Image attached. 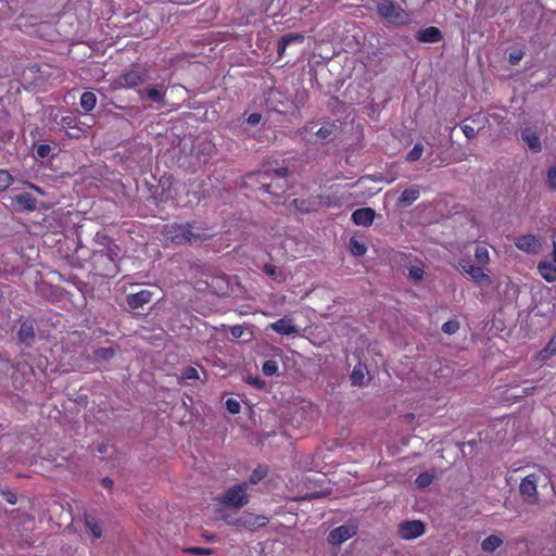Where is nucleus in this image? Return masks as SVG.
Returning a JSON list of instances; mask_svg holds the SVG:
<instances>
[{"label":"nucleus","instance_id":"13","mask_svg":"<svg viewBox=\"0 0 556 556\" xmlns=\"http://www.w3.org/2000/svg\"><path fill=\"white\" fill-rule=\"evenodd\" d=\"M320 200V197L296 198L292 201V206L302 214H309L318 211Z\"/></svg>","mask_w":556,"mask_h":556},{"label":"nucleus","instance_id":"51","mask_svg":"<svg viewBox=\"0 0 556 556\" xmlns=\"http://www.w3.org/2000/svg\"><path fill=\"white\" fill-rule=\"evenodd\" d=\"M523 51L522 50H515L509 53V63L511 65H517L523 58Z\"/></svg>","mask_w":556,"mask_h":556},{"label":"nucleus","instance_id":"14","mask_svg":"<svg viewBox=\"0 0 556 556\" xmlns=\"http://www.w3.org/2000/svg\"><path fill=\"white\" fill-rule=\"evenodd\" d=\"M356 533L354 527H350L346 525L339 526L332 529L328 534V542L331 545H340L343 542L348 541Z\"/></svg>","mask_w":556,"mask_h":556},{"label":"nucleus","instance_id":"20","mask_svg":"<svg viewBox=\"0 0 556 556\" xmlns=\"http://www.w3.org/2000/svg\"><path fill=\"white\" fill-rule=\"evenodd\" d=\"M17 340L27 346H30L35 340L34 323L29 319L23 320L17 331Z\"/></svg>","mask_w":556,"mask_h":556},{"label":"nucleus","instance_id":"57","mask_svg":"<svg viewBox=\"0 0 556 556\" xmlns=\"http://www.w3.org/2000/svg\"><path fill=\"white\" fill-rule=\"evenodd\" d=\"M264 271L268 275V276H274L275 273H276V267L273 265V264H265L264 266Z\"/></svg>","mask_w":556,"mask_h":556},{"label":"nucleus","instance_id":"25","mask_svg":"<svg viewBox=\"0 0 556 556\" xmlns=\"http://www.w3.org/2000/svg\"><path fill=\"white\" fill-rule=\"evenodd\" d=\"M137 93L139 94V97L141 99H143L146 97L148 100H150L159 105H164L165 92L160 90L156 86H151V87L147 88L144 91L137 90Z\"/></svg>","mask_w":556,"mask_h":556},{"label":"nucleus","instance_id":"56","mask_svg":"<svg viewBox=\"0 0 556 556\" xmlns=\"http://www.w3.org/2000/svg\"><path fill=\"white\" fill-rule=\"evenodd\" d=\"M230 333L233 338H240L243 333V329L241 326L237 325L231 327Z\"/></svg>","mask_w":556,"mask_h":556},{"label":"nucleus","instance_id":"47","mask_svg":"<svg viewBox=\"0 0 556 556\" xmlns=\"http://www.w3.org/2000/svg\"><path fill=\"white\" fill-rule=\"evenodd\" d=\"M94 240L97 243L103 245V249H106L109 244H115L110 237L101 232L96 233Z\"/></svg>","mask_w":556,"mask_h":556},{"label":"nucleus","instance_id":"54","mask_svg":"<svg viewBox=\"0 0 556 556\" xmlns=\"http://www.w3.org/2000/svg\"><path fill=\"white\" fill-rule=\"evenodd\" d=\"M2 495H3V498H4V501H5L7 503L12 504V505L16 504V502H17V496H16V494H15V493H13V492H11V491H4V492L2 493Z\"/></svg>","mask_w":556,"mask_h":556},{"label":"nucleus","instance_id":"53","mask_svg":"<svg viewBox=\"0 0 556 556\" xmlns=\"http://www.w3.org/2000/svg\"><path fill=\"white\" fill-rule=\"evenodd\" d=\"M188 553L190 554H193V555H208L211 554V549L210 548H205V547H190L187 549Z\"/></svg>","mask_w":556,"mask_h":556},{"label":"nucleus","instance_id":"3","mask_svg":"<svg viewBox=\"0 0 556 556\" xmlns=\"http://www.w3.org/2000/svg\"><path fill=\"white\" fill-rule=\"evenodd\" d=\"M162 233L167 241L176 245L192 244L210 238L200 231H194V223H172L163 227Z\"/></svg>","mask_w":556,"mask_h":556},{"label":"nucleus","instance_id":"48","mask_svg":"<svg viewBox=\"0 0 556 556\" xmlns=\"http://www.w3.org/2000/svg\"><path fill=\"white\" fill-rule=\"evenodd\" d=\"M226 407L229 413L231 414H238L240 412L241 405L240 403L235 399H228L226 401Z\"/></svg>","mask_w":556,"mask_h":556},{"label":"nucleus","instance_id":"8","mask_svg":"<svg viewBox=\"0 0 556 556\" xmlns=\"http://www.w3.org/2000/svg\"><path fill=\"white\" fill-rule=\"evenodd\" d=\"M539 476L536 473H529L519 484V494L523 503L528 505H535L539 503L538 492Z\"/></svg>","mask_w":556,"mask_h":556},{"label":"nucleus","instance_id":"2","mask_svg":"<svg viewBox=\"0 0 556 556\" xmlns=\"http://www.w3.org/2000/svg\"><path fill=\"white\" fill-rule=\"evenodd\" d=\"M121 249L117 244H109L106 249L94 250L91 253V271L99 277L112 278L118 273V255Z\"/></svg>","mask_w":556,"mask_h":556},{"label":"nucleus","instance_id":"46","mask_svg":"<svg viewBox=\"0 0 556 556\" xmlns=\"http://www.w3.org/2000/svg\"><path fill=\"white\" fill-rule=\"evenodd\" d=\"M181 378L186 380L199 379L198 370L194 367L188 366L182 370Z\"/></svg>","mask_w":556,"mask_h":556},{"label":"nucleus","instance_id":"36","mask_svg":"<svg viewBox=\"0 0 556 556\" xmlns=\"http://www.w3.org/2000/svg\"><path fill=\"white\" fill-rule=\"evenodd\" d=\"M115 349L109 348H99L94 352V356L97 361H110L115 356Z\"/></svg>","mask_w":556,"mask_h":556},{"label":"nucleus","instance_id":"31","mask_svg":"<svg viewBox=\"0 0 556 556\" xmlns=\"http://www.w3.org/2000/svg\"><path fill=\"white\" fill-rule=\"evenodd\" d=\"M475 260L481 266L490 263V253L484 243L477 244L475 248Z\"/></svg>","mask_w":556,"mask_h":556},{"label":"nucleus","instance_id":"10","mask_svg":"<svg viewBox=\"0 0 556 556\" xmlns=\"http://www.w3.org/2000/svg\"><path fill=\"white\" fill-rule=\"evenodd\" d=\"M268 522L269 518L265 515H255L253 513L244 511L242 515L235 519L232 527L254 531L265 527Z\"/></svg>","mask_w":556,"mask_h":556},{"label":"nucleus","instance_id":"42","mask_svg":"<svg viewBox=\"0 0 556 556\" xmlns=\"http://www.w3.org/2000/svg\"><path fill=\"white\" fill-rule=\"evenodd\" d=\"M267 475V470L263 467H257L256 469H254L252 471V473L250 475V482L252 484H256L258 483L260 481H262Z\"/></svg>","mask_w":556,"mask_h":556},{"label":"nucleus","instance_id":"52","mask_svg":"<svg viewBox=\"0 0 556 556\" xmlns=\"http://www.w3.org/2000/svg\"><path fill=\"white\" fill-rule=\"evenodd\" d=\"M460 129L467 139H472L477 136V130L470 125L462 124Z\"/></svg>","mask_w":556,"mask_h":556},{"label":"nucleus","instance_id":"15","mask_svg":"<svg viewBox=\"0 0 556 556\" xmlns=\"http://www.w3.org/2000/svg\"><path fill=\"white\" fill-rule=\"evenodd\" d=\"M317 124L312 123L311 125L304 128L305 131H311L316 138L320 141L330 140L333 132L337 129V125L334 123L326 122L321 124L316 130Z\"/></svg>","mask_w":556,"mask_h":556},{"label":"nucleus","instance_id":"16","mask_svg":"<svg viewBox=\"0 0 556 556\" xmlns=\"http://www.w3.org/2000/svg\"><path fill=\"white\" fill-rule=\"evenodd\" d=\"M153 292L148 289H142L136 293H130L126 296L127 305L131 309H138L152 301Z\"/></svg>","mask_w":556,"mask_h":556},{"label":"nucleus","instance_id":"34","mask_svg":"<svg viewBox=\"0 0 556 556\" xmlns=\"http://www.w3.org/2000/svg\"><path fill=\"white\" fill-rule=\"evenodd\" d=\"M556 355V341L551 339L543 350H541L539 356L541 361H546Z\"/></svg>","mask_w":556,"mask_h":556},{"label":"nucleus","instance_id":"32","mask_svg":"<svg viewBox=\"0 0 556 556\" xmlns=\"http://www.w3.org/2000/svg\"><path fill=\"white\" fill-rule=\"evenodd\" d=\"M434 479H435V476L433 472L425 471V472H421L420 475H418V477L415 480V484L419 489H425V488L429 486L433 482Z\"/></svg>","mask_w":556,"mask_h":556},{"label":"nucleus","instance_id":"44","mask_svg":"<svg viewBox=\"0 0 556 556\" xmlns=\"http://www.w3.org/2000/svg\"><path fill=\"white\" fill-rule=\"evenodd\" d=\"M52 148L48 143H40L35 148L36 156L46 159L51 154Z\"/></svg>","mask_w":556,"mask_h":556},{"label":"nucleus","instance_id":"40","mask_svg":"<svg viewBox=\"0 0 556 556\" xmlns=\"http://www.w3.org/2000/svg\"><path fill=\"white\" fill-rule=\"evenodd\" d=\"M12 181H13L12 175L5 169H0V192L8 189L10 187V185L12 184Z\"/></svg>","mask_w":556,"mask_h":556},{"label":"nucleus","instance_id":"35","mask_svg":"<svg viewBox=\"0 0 556 556\" xmlns=\"http://www.w3.org/2000/svg\"><path fill=\"white\" fill-rule=\"evenodd\" d=\"M349 249L355 256H363L367 251L366 245L355 238L350 239Z\"/></svg>","mask_w":556,"mask_h":556},{"label":"nucleus","instance_id":"45","mask_svg":"<svg viewBox=\"0 0 556 556\" xmlns=\"http://www.w3.org/2000/svg\"><path fill=\"white\" fill-rule=\"evenodd\" d=\"M441 329L446 334H454L459 329V323L457 320H447L442 325Z\"/></svg>","mask_w":556,"mask_h":556},{"label":"nucleus","instance_id":"22","mask_svg":"<svg viewBox=\"0 0 556 556\" xmlns=\"http://www.w3.org/2000/svg\"><path fill=\"white\" fill-rule=\"evenodd\" d=\"M521 139L532 152H540L542 150L540 137L534 129L530 127L522 129Z\"/></svg>","mask_w":556,"mask_h":556},{"label":"nucleus","instance_id":"38","mask_svg":"<svg viewBox=\"0 0 556 556\" xmlns=\"http://www.w3.org/2000/svg\"><path fill=\"white\" fill-rule=\"evenodd\" d=\"M281 39L285 45L290 46L293 43H296V45L303 43L305 40V37H304V35L299 34V33H291V34H287V35L282 36Z\"/></svg>","mask_w":556,"mask_h":556},{"label":"nucleus","instance_id":"60","mask_svg":"<svg viewBox=\"0 0 556 556\" xmlns=\"http://www.w3.org/2000/svg\"><path fill=\"white\" fill-rule=\"evenodd\" d=\"M236 518H237V517H232V516H230V515H226V516H224V517H223L224 521H225L227 525H229V526H232V522H235V519H236Z\"/></svg>","mask_w":556,"mask_h":556},{"label":"nucleus","instance_id":"26","mask_svg":"<svg viewBox=\"0 0 556 556\" xmlns=\"http://www.w3.org/2000/svg\"><path fill=\"white\" fill-rule=\"evenodd\" d=\"M538 270L545 281H556V264L554 262L540 261L538 264Z\"/></svg>","mask_w":556,"mask_h":556},{"label":"nucleus","instance_id":"64","mask_svg":"<svg viewBox=\"0 0 556 556\" xmlns=\"http://www.w3.org/2000/svg\"><path fill=\"white\" fill-rule=\"evenodd\" d=\"M117 109L124 110V111H131L130 106H121L118 105Z\"/></svg>","mask_w":556,"mask_h":556},{"label":"nucleus","instance_id":"41","mask_svg":"<svg viewBox=\"0 0 556 556\" xmlns=\"http://www.w3.org/2000/svg\"><path fill=\"white\" fill-rule=\"evenodd\" d=\"M86 525L91 530L94 538H101L102 529L93 518L86 516Z\"/></svg>","mask_w":556,"mask_h":556},{"label":"nucleus","instance_id":"37","mask_svg":"<svg viewBox=\"0 0 556 556\" xmlns=\"http://www.w3.org/2000/svg\"><path fill=\"white\" fill-rule=\"evenodd\" d=\"M424 153V146L420 142H417L413 149L407 153L406 161L409 163L418 161Z\"/></svg>","mask_w":556,"mask_h":556},{"label":"nucleus","instance_id":"23","mask_svg":"<svg viewBox=\"0 0 556 556\" xmlns=\"http://www.w3.org/2000/svg\"><path fill=\"white\" fill-rule=\"evenodd\" d=\"M443 38L442 31L434 26H429L417 33L416 39L420 42L435 43L441 41Z\"/></svg>","mask_w":556,"mask_h":556},{"label":"nucleus","instance_id":"39","mask_svg":"<svg viewBox=\"0 0 556 556\" xmlns=\"http://www.w3.org/2000/svg\"><path fill=\"white\" fill-rule=\"evenodd\" d=\"M278 370V364L275 359H267L262 366V371L265 376L270 377Z\"/></svg>","mask_w":556,"mask_h":556},{"label":"nucleus","instance_id":"30","mask_svg":"<svg viewBox=\"0 0 556 556\" xmlns=\"http://www.w3.org/2000/svg\"><path fill=\"white\" fill-rule=\"evenodd\" d=\"M502 544H503L502 538L498 535L492 534V535L486 536L481 542V548L483 552L491 553V552H494L496 548H498Z\"/></svg>","mask_w":556,"mask_h":556},{"label":"nucleus","instance_id":"9","mask_svg":"<svg viewBox=\"0 0 556 556\" xmlns=\"http://www.w3.org/2000/svg\"><path fill=\"white\" fill-rule=\"evenodd\" d=\"M458 265L462 271L467 274L477 285L490 286L492 283V279L490 275L484 271L483 266L473 265L469 258L459 260Z\"/></svg>","mask_w":556,"mask_h":556},{"label":"nucleus","instance_id":"33","mask_svg":"<svg viewBox=\"0 0 556 556\" xmlns=\"http://www.w3.org/2000/svg\"><path fill=\"white\" fill-rule=\"evenodd\" d=\"M364 369L365 368L362 365H357L353 368L351 377H350L353 386L361 387L363 384L364 379H365Z\"/></svg>","mask_w":556,"mask_h":556},{"label":"nucleus","instance_id":"63","mask_svg":"<svg viewBox=\"0 0 556 556\" xmlns=\"http://www.w3.org/2000/svg\"><path fill=\"white\" fill-rule=\"evenodd\" d=\"M404 418H405L406 420H409V421H410V420H413V419L415 418V415L409 413V414L404 415Z\"/></svg>","mask_w":556,"mask_h":556},{"label":"nucleus","instance_id":"18","mask_svg":"<svg viewBox=\"0 0 556 556\" xmlns=\"http://www.w3.org/2000/svg\"><path fill=\"white\" fill-rule=\"evenodd\" d=\"M11 204L16 211H34L36 208V199L33 194L23 192L13 197Z\"/></svg>","mask_w":556,"mask_h":556},{"label":"nucleus","instance_id":"61","mask_svg":"<svg viewBox=\"0 0 556 556\" xmlns=\"http://www.w3.org/2000/svg\"><path fill=\"white\" fill-rule=\"evenodd\" d=\"M553 260L551 262H554L556 264V242H553V252H552Z\"/></svg>","mask_w":556,"mask_h":556},{"label":"nucleus","instance_id":"19","mask_svg":"<svg viewBox=\"0 0 556 556\" xmlns=\"http://www.w3.org/2000/svg\"><path fill=\"white\" fill-rule=\"evenodd\" d=\"M376 212L371 207L357 208L352 213V222L357 226L368 227L375 219Z\"/></svg>","mask_w":556,"mask_h":556},{"label":"nucleus","instance_id":"5","mask_svg":"<svg viewBox=\"0 0 556 556\" xmlns=\"http://www.w3.org/2000/svg\"><path fill=\"white\" fill-rule=\"evenodd\" d=\"M378 15L386 22L396 26H404L410 23L412 18L394 0H376Z\"/></svg>","mask_w":556,"mask_h":556},{"label":"nucleus","instance_id":"62","mask_svg":"<svg viewBox=\"0 0 556 556\" xmlns=\"http://www.w3.org/2000/svg\"><path fill=\"white\" fill-rule=\"evenodd\" d=\"M535 389V387H531V388H525L523 389V395H529L533 392V390Z\"/></svg>","mask_w":556,"mask_h":556},{"label":"nucleus","instance_id":"27","mask_svg":"<svg viewBox=\"0 0 556 556\" xmlns=\"http://www.w3.org/2000/svg\"><path fill=\"white\" fill-rule=\"evenodd\" d=\"M215 152V146L211 142H201L195 148V157L200 163H207L213 153Z\"/></svg>","mask_w":556,"mask_h":556},{"label":"nucleus","instance_id":"49","mask_svg":"<svg viewBox=\"0 0 556 556\" xmlns=\"http://www.w3.org/2000/svg\"><path fill=\"white\" fill-rule=\"evenodd\" d=\"M546 181L552 190L556 189V167H551L547 170Z\"/></svg>","mask_w":556,"mask_h":556},{"label":"nucleus","instance_id":"50","mask_svg":"<svg viewBox=\"0 0 556 556\" xmlns=\"http://www.w3.org/2000/svg\"><path fill=\"white\" fill-rule=\"evenodd\" d=\"M262 118H263L262 114H261V113H256V112H255V113H251V114L247 117L245 122H247V124H248L249 126H251V127H255V126H257V125L261 123Z\"/></svg>","mask_w":556,"mask_h":556},{"label":"nucleus","instance_id":"58","mask_svg":"<svg viewBox=\"0 0 556 556\" xmlns=\"http://www.w3.org/2000/svg\"><path fill=\"white\" fill-rule=\"evenodd\" d=\"M250 383L255 386L257 389H263L265 387V382L263 380L258 379V378L251 379Z\"/></svg>","mask_w":556,"mask_h":556},{"label":"nucleus","instance_id":"6","mask_svg":"<svg viewBox=\"0 0 556 556\" xmlns=\"http://www.w3.org/2000/svg\"><path fill=\"white\" fill-rule=\"evenodd\" d=\"M91 123L81 121L75 114H70L61 118L60 125L67 131L71 138H80L89 132L91 127L96 124L94 117L90 118Z\"/></svg>","mask_w":556,"mask_h":556},{"label":"nucleus","instance_id":"59","mask_svg":"<svg viewBox=\"0 0 556 556\" xmlns=\"http://www.w3.org/2000/svg\"><path fill=\"white\" fill-rule=\"evenodd\" d=\"M101 484L105 489H112L114 483H113V480L111 478H103L102 481H101Z\"/></svg>","mask_w":556,"mask_h":556},{"label":"nucleus","instance_id":"12","mask_svg":"<svg viewBox=\"0 0 556 556\" xmlns=\"http://www.w3.org/2000/svg\"><path fill=\"white\" fill-rule=\"evenodd\" d=\"M425 533V525L420 520H406L399 525V535L404 540H413Z\"/></svg>","mask_w":556,"mask_h":556},{"label":"nucleus","instance_id":"21","mask_svg":"<svg viewBox=\"0 0 556 556\" xmlns=\"http://www.w3.org/2000/svg\"><path fill=\"white\" fill-rule=\"evenodd\" d=\"M13 129L11 127V118L9 112L0 105V141L7 142L13 138Z\"/></svg>","mask_w":556,"mask_h":556},{"label":"nucleus","instance_id":"55","mask_svg":"<svg viewBox=\"0 0 556 556\" xmlns=\"http://www.w3.org/2000/svg\"><path fill=\"white\" fill-rule=\"evenodd\" d=\"M287 47L288 46L285 45L282 39L280 38V40L278 41V47H277V53H278L279 58H282L286 54Z\"/></svg>","mask_w":556,"mask_h":556},{"label":"nucleus","instance_id":"4","mask_svg":"<svg viewBox=\"0 0 556 556\" xmlns=\"http://www.w3.org/2000/svg\"><path fill=\"white\" fill-rule=\"evenodd\" d=\"M149 78V68L140 64H132L112 81V89H135L141 87Z\"/></svg>","mask_w":556,"mask_h":556},{"label":"nucleus","instance_id":"43","mask_svg":"<svg viewBox=\"0 0 556 556\" xmlns=\"http://www.w3.org/2000/svg\"><path fill=\"white\" fill-rule=\"evenodd\" d=\"M424 275H425V269L422 266H412L409 269H408V276L412 280L414 281H420L422 280L424 278Z\"/></svg>","mask_w":556,"mask_h":556},{"label":"nucleus","instance_id":"17","mask_svg":"<svg viewBox=\"0 0 556 556\" xmlns=\"http://www.w3.org/2000/svg\"><path fill=\"white\" fill-rule=\"evenodd\" d=\"M515 245L520 251L534 254L540 248V242L534 235H522L516 238Z\"/></svg>","mask_w":556,"mask_h":556},{"label":"nucleus","instance_id":"29","mask_svg":"<svg viewBox=\"0 0 556 556\" xmlns=\"http://www.w3.org/2000/svg\"><path fill=\"white\" fill-rule=\"evenodd\" d=\"M98 99L94 92L85 91L80 96L79 105L85 111V113L91 112L97 105Z\"/></svg>","mask_w":556,"mask_h":556},{"label":"nucleus","instance_id":"1","mask_svg":"<svg viewBox=\"0 0 556 556\" xmlns=\"http://www.w3.org/2000/svg\"><path fill=\"white\" fill-rule=\"evenodd\" d=\"M258 181L261 182L260 190L263 193H268L277 200L273 202L278 204L281 195L289 189V169L283 165H279L276 162V167L269 165H263L262 170L257 174Z\"/></svg>","mask_w":556,"mask_h":556},{"label":"nucleus","instance_id":"24","mask_svg":"<svg viewBox=\"0 0 556 556\" xmlns=\"http://www.w3.org/2000/svg\"><path fill=\"white\" fill-rule=\"evenodd\" d=\"M269 328L276 331L277 333L285 336H291L298 332L296 326L293 325L292 320L288 318H280L275 323H271L269 325Z\"/></svg>","mask_w":556,"mask_h":556},{"label":"nucleus","instance_id":"28","mask_svg":"<svg viewBox=\"0 0 556 556\" xmlns=\"http://www.w3.org/2000/svg\"><path fill=\"white\" fill-rule=\"evenodd\" d=\"M420 195V188L419 186H412L409 188H406L399 199L400 204L403 206H409L412 205Z\"/></svg>","mask_w":556,"mask_h":556},{"label":"nucleus","instance_id":"11","mask_svg":"<svg viewBox=\"0 0 556 556\" xmlns=\"http://www.w3.org/2000/svg\"><path fill=\"white\" fill-rule=\"evenodd\" d=\"M175 178L173 175H163L159 179V187L162 189L160 193H154V199L156 203L166 202L168 200H174L176 197V190H175Z\"/></svg>","mask_w":556,"mask_h":556},{"label":"nucleus","instance_id":"7","mask_svg":"<svg viewBox=\"0 0 556 556\" xmlns=\"http://www.w3.org/2000/svg\"><path fill=\"white\" fill-rule=\"evenodd\" d=\"M247 489V483L236 484L227 489L220 497V503L224 506L233 508H241L245 506L250 501Z\"/></svg>","mask_w":556,"mask_h":556}]
</instances>
